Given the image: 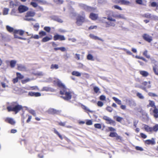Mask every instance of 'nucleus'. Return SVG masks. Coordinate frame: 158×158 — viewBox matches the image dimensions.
Returning <instances> with one entry per match:
<instances>
[{
	"label": "nucleus",
	"mask_w": 158,
	"mask_h": 158,
	"mask_svg": "<svg viewBox=\"0 0 158 158\" xmlns=\"http://www.w3.org/2000/svg\"><path fill=\"white\" fill-rule=\"evenodd\" d=\"M53 83L60 88V94L62 95L61 96V98L66 101H69L71 99L72 97V92L66 87L60 80L57 79L54 80Z\"/></svg>",
	"instance_id": "f257e3e1"
},
{
	"label": "nucleus",
	"mask_w": 158,
	"mask_h": 158,
	"mask_svg": "<svg viewBox=\"0 0 158 158\" xmlns=\"http://www.w3.org/2000/svg\"><path fill=\"white\" fill-rule=\"evenodd\" d=\"M6 109L8 112L13 111L16 114L22 110L23 108L21 105L18 104L16 102H14L11 103L10 105L7 106Z\"/></svg>",
	"instance_id": "f03ea898"
},
{
	"label": "nucleus",
	"mask_w": 158,
	"mask_h": 158,
	"mask_svg": "<svg viewBox=\"0 0 158 158\" xmlns=\"http://www.w3.org/2000/svg\"><path fill=\"white\" fill-rule=\"evenodd\" d=\"M82 15H79L76 18V23L78 26H81L82 23L86 22L85 15L84 12H82Z\"/></svg>",
	"instance_id": "7ed1b4c3"
},
{
	"label": "nucleus",
	"mask_w": 158,
	"mask_h": 158,
	"mask_svg": "<svg viewBox=\"0 0 158 158\" xmlns=\"http://www.w3.org/2000/svg\"><path fill=\"white\" fill-rule=\"evenodd\" d=\"M24 31L22 30H15L14 31V37L20 40H26L27 38L19 36L17 35L19 34L20 35H22L24 33Z\"/></svg>",
	"instance_id": "20e7f679"
},
{
	"label": "nucleus",
	"mask_w": 158,
	"mask_h": 158,
	"mask_svg": "<svg viewBox=\"0 0 158 158\" xmlns=\"http://www.w3.org/2000/svg\"><path fill=\"white\" fill-rule=\"evenodd\" d=\"M112 99L118 105L120 106V108L121 109L125 110H126L127 106L126 105L122 104V101L121 100L117 98L114 97H112Z\"/></svg>",
	"instance_id": "39448f33"
},
{
	"label": "nucleus",
	"mask_w": 158,
	"mask_h": 158,
	"mask_svg": "<svg viewBox=\"0 0 158 158\" xmlns=\"http://www.w3.org/2000/svg\"><path fill=\"white\" fill-rule=\"evenodd\" d=\"M103 119L106 121V123L107 124H109L113 126H115L116 125V122L114 120L106 116H103Z\"/></svg>",
	"instance_id": "423d86ee"
},
{
	"label": "nucleus",
	"mask_w": 158,
	"mask_h": 158,
	"mask_svg": "<svg viewBox=\"0 0 158 158\" xmlns=\"http://www.w3.org/2000/svg\"><path fill=\"white\" fill-rule=\"evenodd\" d=\"M35 15V13L33 11H28L26 13V15L25 16V18L24 20L26 21H34V19L32 18H29V17H32Z\"/></svg>",
	"instance_id": "0eeeda50"
},
{
	"label": "nucleus",
	"mask_w": 158,
	"mask_h": 158,
	"mask_svg": "<svg viewBox=\"0 0 158 158\" xmlns=\"http://www.w3.org/2000/svg\"><path fill=\"white\" fill-rule=\"evenodd\" d=\"M151 81H150L148 82L144 81L143 82L142 84L143 86V87L141 86L139 88L142 89L146 91V88H149L151 87Z\"/></svg>",
	"instance_id": "6e6552de"
},
{
	"label": "nucleus",
	"mask_w": 158,
	"mask_h": 158,
	"mask_svg": "<svg viewBox=\"0 0 158 158\" xmlns=\"http://www.w3.org/2000/svg\"><path fill=\"white\" fill-rule=\"evenodd\" d=\"M142 38L144 40L148 43L151 42L152 40V37L146 33L143 35Z\"/></svg>",
	"instance_id": "1a4fd4ad"
},
{
	"label": "nucleus",
	"mask_w": 158,
	"mask_h": 158,
	"mask_svg": "<svg viewBox=\"0 0 158 158\" xmlns=\"http://www.w3.org/2000/svg\"><path fill=\"white\" fill-rule=\"evenodd\" d=\"M53 40L55 41L57 40H59L60 41H63L64 40H65V38L63 35L56 34L54 36Z\"/></svg>",
	"instance_id": "9d476101"
},
{
	"label": "nucleus",
	"mask_w": 158,
	"mask_h": 158,
	"mask_svg": "<svg viewBox=\"0 0 158 158\" xmlns=\"http://www.w3.org/2000/svg\"><path fill=\"white\" fill-rule=\"evenodd\" d=\"M18 10L19 13H22L27 11L28 8L24 6L20 5L19 6Z\"/></svg>",
	"instance_id": "9b49d317"
},
{
	"label": "nucleus",
	"mask_w": 158,
	"mask_h": 158,
	"mask_svg": "<svg viewBox=\"0 0 158 158\" xmlns=\"http://www.w3.org/2000/svg\"><path fill=\"white\" fill-rule=\"evenodd\" d=\"M28 95L31 97H38L41 96V94L39 92L30 91L28 92Z\"/></svg>",
	"instance_id": "f8f14e48"
},
{
	"label": "nucleus",
	"mask_w": 158,
	"mask_h": 158,
	"mask_svg": "<svg viewBox=\"0 0 158 158\" xmlns=\"http://www.w3.org/2000/svg\"><path fill=\"white\" fill-rule=\"evenodd\" d=\"M117 3L123 5H128L130 3L129 1L126 0H118Z\"/></svg>",
	"instance_id": "ddd939ff"
},
{
	"label": "nucleus",
	"mask_w": 158,
	"mask_h": 158,
	"mask_svg": "<svg viewBox=\"0 0 158 158\" xmlns=\"http://www.w3.org/2000/svg\"><path fill=\"white\" fill-rule=\"evenodd\" d=\"M98 14L91 13L90 14L89 18L92 20H95L98 19Z\"/></svg>",
	"instance_id": "4468645a"
},
{
	"label": "nucleus",
	"mask_w": 158,
	"mask_h": 158,
	"mask_svg": "<svg viewBox=\"0 0 158 158\" xmlns=\"http://www.w3.org/2000/svg\"><path fill=\"white\" fill-rule=\"evenodd\" d=\"M42 91H45L46 92L50 91L51 92H54L55 91V90L53 88L47 86L44 87L42 89Z\"/></svg>",
	"instance_id": "2eb2a0df"
},
{
	"label": "nucleus",
	"mask_w": 158,
	"mask_h": 158,
	"mask_svg": "<svg viewBox=\"0 0 158 158\" xmlns=\"http://www.w3.org/2000/svg\"><path fill=\"white\" fill-rule=\"evenodd\" d=\"M144 143L145 144L148 145H154L155 144V141L154 139L152 138L151 139H147L144 141Z\"/></svg>",
	"instance_id": "dca6fc26"
},
{
	"label": "nucleus",
	"mask_w": 158,
	"mask_h": 158,
	"mask_svg": "<svg viewBox=\"0 0 158 158\" xmlns=\"http://www.w3.org/2000/svg\"><path fill=\"white\" fill-rule=\"evenodd\" d=\"M5 121L12 125H14L15 123V122L11 118H6L5 119Z\"/></svg>",
	"instance_id": "f3484780"
},
{
	"label": "nucleus",
	"mask_w": 158,
	"mask_h": 158,
	"mask_svg": "<svg viewBox=\"0 0 158 158\" xmlns=\"http://www.w3.org/2000/svg\"><path fill=\"white\" fill-rule=\"evenodd\" d=\"M148 101L149 102V104L147 106V107H153L154 109L156 108L154 101L151 100H149Z\"/></svg>",
	"instance_id": "a211bd4d"
},
{
	"label": "nucleus",
	"mask_w": 158,
	"mask_h": 158,
	"mask_svg": "<svg viewBox=\"0 0 158 158\" xmlns=\"http://www.w3.org/2000/svg\"><path fill=\"white\" fill-rule=\"evenodd\" d=\"M17 69L20 71H24L26 70V67L21 64H18Z\"/></svg>",
	"instance_id": "6ab92c4d"
},
{
	"label": "nucleus",
	"mask_w": 158,
	"mask_h": 158,
	"mask_svg": "<svg viewBox=\"0 0 158 158\" xmlns=\"http://www.w3.org/2000/svg\"><path fill=\"white\" fill-rule=\"evenodd\" d=\"M152 112L153 113V116L154 118H158V109L157 108L154 109L152 110Z\"/></svg>",
	"instance_id": "aec40b11"
},
{
	"label": "nucleus",
	"mask_w": 158,
	"mask_h": 158,
	"mask_svg": "<svg viewBox=\"0 0 158 158\" xmlns=\"http://www.w3.org/2000/svg\"><path fill=\"white\" fill-rule=\"evenodd\" d=\"M89 36L91 38L93 39H94V40H98L102 41H103V40L102 39H101L98 37L96 36H95L94 35L92 34H90L89 35Z\"/></svg>",
	"instance_id": "412c9836"
},
{
	"label": "nucleus",
	"mask_w": 158,
	"mask_h": 158,
	"mask_svg": "<svg viewBox=\"0 0 158 158\" xmlns=\"http://www.w3.org/2000/svg\"><path fill=\"white\" fill-rule=\"evenodd\" d=\"M144 128L145 131L147 132H152V127H150L147 125H144Z\"/></svg>",
	"instance_id": "4be33fe9"
},
{
	"label": "nucleus",
	"mask_w": 158,
	"mask_h": 158,
	"mask_svg": "<svg viewBox=\"0 0 158 158\" xmlns=\"http://www.w3.org/2000/svg\"><path fill=\"white\" fill-rule=\"evenodd\" d=\"M139 72L140 75L145 77H147L149 74L148 72L145 71H140Z\"/></svg>",
	"instance_id": "5701e85b"
},
{
	"label": "nucleus",
	"mask_w": 158,
	"mask_h": 158,
	"mask_svg": "<svg viewBox=\"0 0 158 158\" xmlns=\"http://www.w3.org/2000/svg\"><path fill=\"white\" fill-rule=\"evenodd\" d=\"M114 118L115 119L116 121L121 123L122 121L123 120V118L119 116H114Z\"/></svg>",
	"instance_id": "b1692460"
},
{
	"label": "nucleus",
	"mask_w": 158,
	"mask_h": 158,
	"mask_svg": "<svg viewBox=\"0 0 158 158\" xmlns=\"http://www.w3.org/2000/svg\"><path fill=\"white\" fill-rule=\"evenodd\" d=\"M49 111L50 114H57L59 112V111L58 110H56L54 109H50L49 110Z\"/></svg>",
	"instance_id": "393cba45"
},
{
	"label": "nucleus",
	"mask_w": 158,
	"mask_h": 158,
	"mask_svg": "<svg viewBox=\"0 0 158 158\" xmlns=\"http://www.w3.org/2000/svg\"><path fill=\"white\" fill-rule=\"evenodd\" d=\"M81 108L83 109L85 111L88 113V112L92 113V111L90 110L86 106L82 104L81 106Z\"/></svg>",
	"instance_id": "a878e982"
},
{
	"label": "nucleus",
	"mask_w": 158,
	"mask_h": 158,
	"mask_svg": "<svg viewBox=\"0 0 158 158\" xmlns=\"http://www.w3.org/2000/svg\"><path fill=\"white\" fill-rule=\"evenodd\" d=\"M16 61L15 60H11L10 61V65L11 68H14L16 64Z\"/></svg>",
	"instance_id": "bb28decb"
},
{
	"label": "nucleus",
	"mask_w": 158,
	"mask_h": 158,
	"mask_svg": "<svg viewBox=\"0 0 158 158\" xmlns=\"http://www.w3.org/2000/svg\"><path fill=\"white\" fill-rule=\"evenodd\" d=\"M6 29L7 30L10 32H13L14 33L15 30L13 27L8 25L6 26Z\"/></svg>",
	"instance_id": "cd10ccee"
},
{
	"label": "nucleus",
	"mask_w": 158,
	"mask_h": 158,
	"mask_svg": "<svg viewBox=\"0 0 158 158\" xmlns=\"http://www.w3.org/2000/svg\"><path fill=\"white\" fill-rule=\"evenodd\" d=\"M105 23L106 24V27H109L110 26L114 27L115 25L114 23L111 22H106Z\"/></svg>",
	"instance_id": "c85d7f7f"
},
{
	"label": "nucleus",
	"mask_w": 158,
	"mask_h": 158,
	"mask_svg": "<svg viewBox=\"0 0 158 158\" xmlns=\"http://www.w3.org/2000/svg\"><path fill=\"white\" fill-rule=\"evenodd\" d=\"M51 38L46 36L43 38L42 40L41 41L43 42H45L51 40Z\"/></svg>",
	"instance_id": "c756f323"
},
{
	"label": "nucleus",
	"mask_w": 158,
	"mask_h": 158,
	"mask_svg": "<svg viewBox=\"0 0 158 158\" xmlns=\"http://www.w3.org/2000/svg\"><path fill=\"white\" fill-rule=\"evenodd\" d=\"M72 74L73 75L77 77H80L81 76V73L77 71H73L72 72Z\"/></svg>",
	"instance_id": "7c9ffc66"
},
{
	"label": "nucleus",
	"mask_w": 158,
	"mask_h": 158,
	"mask_svg": "<svg viewBox=\"0 0 158 158\" xmlns=\"http://www.w3.org/2000/svg\"><path fill=\"white\" fill-rule=\"evenodd\" d=\"M54 132L59 137L60 139L61 140L63 139V137L59 133V132L57 131V130L55 129H54Z\"/></svg>",
	"instance_id": "2f4dec72"
},
{
	"label": "nucleus",
	"mask_w": 158,
	"mask_h": 158,
	"mask_svg": "<svg viewBox=\"0 0 158 158\" xmlns=\"http://www.w3.org/2000/svg\"><path fill=\"white\" fill-rule=\"evenodd\" d=\"M16 77L19 80L22 79L24 78V76L21 73L17 72L16 73Z\"/></svg>",
	"instance_id": "473e14b6"
},
{
	"label": "nucleus",
	"mask_w": 158,
	"mask_h": 158,
	"mask_svg": "<svg viewBox=\"0 0 158 158\" xmlns=\"http://www.w3.org/2000/svg\"><path fill=\"white\" fill-rule=\"evenodd\" d=\"M79 6L82 9L85 10V11L87 9L88 6L82 3L80 4H79Z\"/></svg>",
	"instance_id": "72a5a7b5"
},
{
	"label": "nucleus",
	"mask_w": 158,
	"mask_h": 158,
	"mask_svg": "<svg viewBox=\"0 0 158 158\" xmlns=\"http://www.w3.org/2000/svg\"><path fill=\"white\" fill-rule=\"evenodd\" d=\"M39 34L40 38H41L43 36L46 35V33L44 31H41L39 32Z\"/></svg>",
	"instance_id": "f704fd0d"
},
{
	"label": "nucleus",
	"mask_w": 158,
	"mask_h": 158,
	"mask_svg": "<svg viewBox=\"0 0 158 158\" xmlns=\"http://www.w3.org/2000/svg\"><path fill=\"white\" fill-rule=\"evenodd\" d=\"M153 69L155 74L158 76V67L155 65L153 67Z\"/></svg>",
	"instance_id": "c9c22d12"
},
{
	"label": "nucleus",
	"mask_w": 158,
	"mask_h": 158,
	"mask_svg": "<svg viewBox=\"0 0 158 158\" xmlns=\"http://www.w3.org/2000/svg\"><path fill=\"white\" fill-rule=\"evenodd\" d=\"M128 102L129 105L130 106L135 105V102L132 100H129Z\"/></svg>",
	"instance_id": "e433bc0d"
},
{
	"label": "nucleus",
	"mask_w": 158,
	"mask_h": 158,
	"mask_svg": "<svg viewBox=\"0 0 158 158\" xmlns=\"http://www.w3.org/2000/svg\"><path fill=\"white\" fill-rule=\"evenodd\" d=\"M95 10V8L93 7H92L91 6H88L87 9L86 10V11H87V12H91V11H93Z\"/></svg>",
	"instance_id": "4c0bfd02"
},
{
	"label": "nucleus",
	"mask_w": 158,
	"mask_h": 158,
	"mask_svg": "<svg viewBox=\"0 0 158 158\" xmlns=\"http://www.w3.org/2000/svg\"><path fill=\"white\" fill-rule=\"evenodd\" d=\"M113 17L116 18H117V19H124V17L123 15H122V14L116 15L113 16Z\"/></svg>",
	"instance_id": "58836bf2"
},
{
	"label": "nucleus",
	"mask_w": 158,
	"mask_h": 158,
	"mask_svg": "<svg viewBox=\"0 0 158 158\" xmlns=\"http://www.w3.org/2000/svg\"><path fill=\"white\" fill-rule=\"evenodd\" d=\"M158 130V124H156L152 127V132L154 131L156 132Z\"/></svg>",
	"instance_id": "ea45409f"
},
{
	"label": "nucleus",
	"mask_w": 158,
	"mask_h": 158,
	"mask_svg": "<svg viewBox=\"0 0 158 158\" xmlns=\"http://www.w3.org/2000/svg\"><path fill=\"white\" fill-rule=\"evenodd\" d=\"M9 9L7 8H4L3 10V15H6L8 14L9 11Z\"/></svg>",
	"instance_id": "a19ab883"
},
{
	"label": "nucleus",
	"mask_w": 158,
	"mask_h": 158,
	"mask_svg": "<svg viewBox=\"0 0 158 158\" xmlns=\"http://www.w3.org/2000/svg\"><path fill=\"white\" fill-rule=\"evenodd\" d=\"M87 58L88 60H94V59L93 56L91 54H89L87 56Z\"/></svg>",
	"instance_id": "79ce46f5"
},
{
	"label": "nucleus",
	"mask_w": 158,
	"mask_h": 158,
	"mask_svg": "<svg viewBox=\"0 0 158 158\" xmlns=\"http://www.w3.org/2000/svg\"><path fill=\"white\" fill-rule=\"evenodd\" d=\"M142 16L147 18H150L151 17V14L148 13H145L143 14Z\"/></svg>",
	"instance_id": "37998d69"
},
{
	"label": "nucleus",
	"mask_w": 158,
	"mask_h": 158,
	"mask_svg": "<svg viewBox=\"0 0 158 158\" xmlns=\"http://www.w3.org/2000/svg\"><path fill=\"white\" fill-rule=\"evenodd\" d=\"M52 69H57L59 68V66L58 64H52L51 65L50 67Z\"/></svg>",
	"instance_id": "c03bdc74"
},
{
	"label": "nucleus",
	"mask_w": 158,
	"mask_h": 158,
	"mask_svg": "<svg viewBox=\"0 0 158 158\" xmlns=\"http://www.w3.org/2000/svg\"><path fill=\"white\" fill-rule=\"evenodd\" d=\"M31 79L29 78H27L26 79L22 80L21 81V83L23 84H24L30 81Z\"/></svg>",
	"instance_id": "a18cd8bd"
},
{
	"label": "nucleus",
	"mask_w": 158,
	"mask_h": 158,
	"mask_svg": "<svg viewBox=\"0 0 158 158\" xmlns=\"http://www.w3.org/2000/svg\"><path fill=\"white\" fill-rule=\"evenodd\" d=\"M136 96L138 97L139 98L141 99H143L144 98L142 94H141L137 92L136 93Z\"/></svg>",
	"instance_id": "49530a36"
},
{
	"label": "nucleus",
	"mask_w": 158,
	"mask_h": 158,
	"mask_svg": "<svg viewBox=\"0 0 158 158\" xmlns=\"http://www.w3.org/2000/svg\"><path fill=\"white\" fill-rule=\"evenodd\" d=\"M28 112L32 114L33 116H36V113L35 111L33 110H28Z\"/></svg>",
	"instance_id": "de8ad7c7"
},
{
	"label": "nucleus",
	"mask_w": 158,
	"mask_h": 158,
	"mask_svg": "<svg viewBox=\"0 0 158 158\" xmlns=\"http://www.w3.org/2000/svg\"><path fill=\"white\" fill-rule=\"evenodd\" d=\"M54 2L57 4H61L63 2V0H54Z\"/></svg>",
	"instance_id": "09e8293b"
},
{
	"label": "nucleus",
	"mask_w": 158,
	"mask_h": 158,
	"mask_svg": "<svg viewBox=\"0 0 158 158\" xmlns=\"http://www.w3.org/2000/svg\"><path fill=\"white\" fill-rule=\"evenodd\" d=\"M34 2L35 1L31 2L30 5H31L34 8H36L38 6V4Z\"/></svg>",
	"instance_id": "8fccbe9b"
},
{
	"label": "nucleus",
	"mask_w": 158,
	"mask_h": 158,
	"mask_svg": "<svg viewBox=\"0 0 158 158\" xmlns=\"http://www.w3.org/2000/svg\"><path fill=\"white\" fill-rule=\"evenodd\" d=\"M106 110L110 112H111L113 111V109L110 106H108L106 108Z\"/></svg>",
	"instance_id": "3c124183"
},
{
	"label": "nucleus",
	"mask_w": 158,
	"mask_h": 158,
	"mask_svg": "<svg viewBox=\"0 0 158 158\" xmlns=\"http://www.w3.org/2000/svg\"><path fill=\"white\" fill-rule=\"evenodd\" d=\"M117 135V133L115 132H110L109 134V136L112 137H115V136Z\"/></svg>",
	"instance_id": "603ef678"
},
{
	"label": "nucleus",
	"mask_w": 158,
	"mask_h": 158,
	"mask_svg": "<svg viewBox=\"0 0 158 158\" xmlns=\"http://www.w3.org/2000/svg\"><path fill=\"white\" fill-rule=\"evenodd\" d=\"M94 127L95 128L98 129H101L102 127L100 123H96L94 124Z\"/></svg>",
	"instance_id": "864d4df0"
},
{
	"label": "nucleus",
	"mask_w": 158,
	"mask_h": 158,
	"mask_svg": "<svg viewBox=\"0 0 158 158\" xmlns=\"http://www.w3.org/2000/svg\"><path fill=\"white\" fill-rule=\"evenodd\" d=\"M148 95L151 97H156L157 95L155 94L152 92H149Z\"/></svg>",
	"instance_id": "5fc2aeb1"
},
{
	"label": "nucleus",
	"mask_w": 158,
	"mask_h": 158,
	"mask_svg": "<svg viewBox=\"0 0 158 158\" xmlns=\"http://www.w3.org/2000/svg\"><path fill=\"white\" fill-rule=\"evenodd\" d=\"M44 29L48 32H49L51 31V28L49 27H45Z\"/></svg>",
	"instance_id": "6e6d98bb"
},
{
	"label": "nucleus",
	"mask_w": 158,
	"mask_h": 158,
	"mask_svg": "<svg viewBox=\"0 0 158 158\" xmlns=\"http://www.w3.org/2000/svg\"><path fill=\"white\" fill-rule=\"evenodd\" d=\"M143 55L148 58H149L150 56L148 55V52L147 50L144 51L143 54Z\"/></svg>",
	"instance_id": "4d7b16f0"
},
{
	"label": "nucleus",
	"mask_w": 158,
	"mask_h": 158,
	"mask_svg": "<svg viewBox=\"0 0 158 158\" xmlns=\"http://www.w3.org/2000/svg\"><path fill=\"white\" fill-rule=\"evenodd\" d=\"M26 117H28V118L26 121L27 123H29L30 121L32 118V116L31 115H30L28 114L26 115Z\"/></svg>",
	"instance_id": "13d9d810"
},
{
	"label": "nucleus",
	"mask_w": 158,
	"mask_h": 158,
	"mask_svg": "<svg viewBox=\"0 0 158 158\" xmlns=\"http://www.w3.org/2000/svg\"><path fill=\"white\" fill-rule=\"evenodd\" d=\"M97 104L98 107H101L103 106L104 104L101 101H98L97 102Z\"/></svg>",
	"instance_id": "bf43d9fd"
},
{
	"label": "nucleus",
	"mask_w": 158,
	"mask_h": 158,
	"mask_svg": "<svg viewBox=\"0 0 158 158\" xmlns=\"http://www.w3.org/2000/svg\"><path fill=\"white\" fill-rule=\"evenodd\" d=\"M121 49L126 52L127 53L128 55H132V53L130 51L127 50V49H126L125 48H121Z\"/></svg>",
	"instance_id": "052dcab7"
},
{
	"label": "nucleus",
	"mask_w": 158,
	"mask_h": 158,
	"mask_svg": "<svg viewBox=\"0 0 158 158\" xmlns=\"http://www.w3.org/2000/svg\"><path fill=\"white\" fill-rule=\"evenodd\" d=\"M151 6L153 7L156 6L157 7L158 6V3H157L155 2H152L151 3Z\"/></svg>",
	"instance_id": "680f3d73"
},
{
	"label": "nucleus",
	"mask_w": 158,
	"mask_h": 158,
	"mask_svg": "<svg viewBox=\"0 0 158 158\" xmlns=\"http://www.w3.org/2000/svg\"><path fill=\"white\" fill-rule=\"evenodd\" d=\"M135 2L137 4L142 5L143 4V0H136Z\"/></svg>",
	"instance_id": "e2e57ef3"
},
{
	"label": "nucleus",
	"mask_w": 158,
	"mask_h": 158,
	"mask_svg": "<svg viewBox=\"0 0 158 158\" xmlns=\"http://www.w3.org/2000/svg\"><path fill=\"white\" fill-rule=\"evenodd\" d=\"M31 38H33L35 39H38L40 38V36L38 35H32Z\"/></svg>",
	"instance_id": "0e129e2a"
},
{
	"label": "nucleus",
	"mask_w": 158,
	"mask_h": 158,
	"mask_svg": "<svg viewBox=\"0 0 158 158\" xmlns=\"http://www.w3.org/2000/svg\"><path fill=\"white\" fill-rule=\"evenodd\" d=\"M94 90L96 93H97L99 90V89L98 87L95 86L94 87Z\"/></svg>",
	"instance_id": "69168bd1"
},
{
	"label": "nucleus",
	"mask_w": 158,
	"mask_h": 158,
	"mask_svg": "<svg viewBox=\"0 0 158 158\" xmlns=\"http://www.w3.org/2000/svg\"><path fill=\"white\" fill-rule=\"evenodd\" d=\"M135 149L137 150L140 151H143V149L142 147L139 146H136L135 147Z\"/></svg>",
	"instance_id": "338daca9"
},
{
	"label": "nucleus",
	"mask_w": 158,
	"mask_h": 158,
	"mask_svg": "<svg viewBox=\"0 0 158 158\" xmlns=\"http://www.w3.org/2000/svg\"><path fill=\"white\" fill-rule=\"evenodd\" d=\"M34 28H35L36 29H35V30L36 31H37L38 30L40 26L38 24H36L34 25L33 26Z\"/></svg>",
	"instance_id": "774afa93"
}]
</instances>
